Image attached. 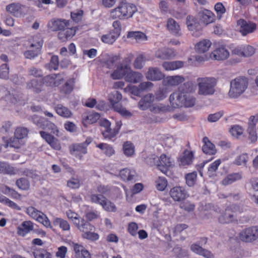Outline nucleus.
<instances>
[{"mask_svg":"<svg viewBox=\"0 0 258 258\" xmlns=\"http://www.w3.org/2000/svg\"><path fill=\"white\" fill-rule=\"evenodd\" d=\"M183 100V107H191L194 106L196 103V98L192 96L184 94Z\"/></svg>","mask_w":258,"mask_h":258,"instance_id":"obj_58","label":"nucleus"},{"mask_svg":"<svg viewBox=\"0 0 258 258\" xmlns=\"http://www.w3.org/2000/svg\"><path fill=\"white\" fill-rule=\"evenodd\" d=\"M124 77H125L126 81L137 83L141 80L142 75L141 73L133 72L131 69L129 71L126 72V74Z\"/></svg>","mask_w":258,"mask_h":258,"instance_id":"obj_39","label":"nucleus"},{"mask_svg":"<svg viewBox=\"0 0 258 258\" xmlns=\"http://www.w3.org/2000/svg\"><path fill=\"white\" fill-rule=\"evenodd\" d=\"M28 130L27 128L23 127H17L15 132V137L22 140L27 137Z\"/></svg>","mask_w":258,"mask_h":258,"instance_id":"obj_63","label":"nucleus"},{"mask_svg":"<svg viewBox=\"0 0 258 258\" xmlns=\"http://www.w3.org/2000/svg\"><path fill=\"white\" fill-rule=\"evenodd\" d=\"M184 62L182 61H165L162 63L163 68L166 71H173L183 67Z\"/></svg>","mask_w":258,"mask_h":258,"instance_id":"obj_40","label":"nucleus"},{"mask_svg":"<svg viewBox=\"0 0 258 258\" xmlns=\"http://www.w3.org/2000/svg\"><path fill=\"white\" fill-rule=\"evenodd\" d=\"M242 177V173L240 172L229 174L222 180V183L224 185H227L240 180Z\"/></svg>","mask_w":258,"mask_h":258,"instance_id":"obj_36","label":"nucleus"},{"mask_svg":"<svg viewBox=\"0 0 258 258\" xmlns=\"http://www.w3.org/2000/svg\"><path fill=\"white\" fill-rule=\"evenodd\" d=\"M166 28L172 34L176 36L181 35L180 26L173 19L169 18L167 20Z\"/></svg>","mask_w":258,"mask_h":258,"instance_id":"obj_28","label":"nucleus"},{"mask_svg":"<svg viewBox=\"0 0 258 258\" xmlns=\"http://www.w3.org/2000/svg\"><path fill=\"white\" fill-rule=\"evenodd\" d=\"M121 55L119 54H111L107 55L103 61L104 66L109 69H112L116 66V63L120 61Z\"/></svg>","mask_w":258,"mask_h":258,"instance_id":"obj_27","label":"nucleus"},{"mask_svg":"<svg viewBox=\"0 0 258 258\" xmlns=\"http://www.w3.org/2000/svg\"><path fill=\"white\" fill-rule=\"evenodd\" d=\"M102 207L107 212H115L116 211V207L114 204L108 200L106 198L102 205Z\"/></svg>","mask_w":258,"mask_h":258,"instance_id":"obj_64","label":"nucleus"},{"mask_svg":"<svg viewBox=\"0 0 258 258\" xmlns=\"http://www.w3.org/2000/svg\"><path fill=\"white\" fill-rule=\"evenodd\" d=\"M171 107L168 105L162 103L154 104V106L151 109V111L154 113H166L170 111Z\"/></svg>","mask_w":258,"mask_h":258,"instance_id":"obj_49","label":"nucleus"},{"mask_svg":"<svg viewBox=\"0 0 258 258\" xmlns=\"http://www.w3.org/2000/svg\"><path fill=\"white\" fill-rule=\"evenodd\" d=\"M200 15L201 20L206 25L213 23L215 20V15L210 10L205 9L201 12Z\"/></svg>","mask_w":258,"mask_h":258,"instance_id":"obj_37","label":"nucleus"},{"mask_svg":"<svg viewBox=\"0 0 258 258\" xmlns=\"http://www.w3.org/2000/svg\"><path fill=\"white\" fill-rule=\"evenodd\" d=\"M92 230H87L83 233H82V237L92 241H96L99 238V235L98 233L92 232Z\"/></svg>","mask_w":258,"mask_h":258,"instance_id":"obj_60","label":"nucleus"},{"mask_svg":"<svg viewBox=\"0 0 258 258\" xmlns=\"http://www.w3.org/2000/svg\"><path fill=\"white\" fill-rule=\"evenodd\" d=\"M91 138H87L86 141L82 143H75L69 146L70 154L76 158L81 159L83 156L87 153V147L92 142Z\"/></svg>","mask_w":258,"mask_h":258,"instance_id":"obj_8","label":"nucleus"},{"mask_svg":"<svg viewBox=\"0 0 258 258\" xmlns=\"http://www.w3.org/2000/svg\"><path fill=\"white\" fill-rule=\"evenodd\" d=\"M75 225L82 233L87 230H93L94 229V226L93 225L82 218L79 221L75 222Z\"/></svg>","mask_w":258,"mask_h":258,"instance_id":"obj_33","label":"nucleus"},{"mask_svg":"<svg viewBox=\"0 0 258 258\" xmlns=\"http://www.w3.org/2000/svg\"><path fill=\"white\" fill-rule=\"evenodd\" d=\"M190 249L194 252L202 255L206 258H213V254L209 250L205 249L201 246L199 244L194 243L190 246Z\"/></svg>","mask_w":258,"mask_h":258,"instance_id":"obj_31","label":"nucleus"},{"mask_svg":"<svg viewBox=\"0 0 258 258\" xmlns=\"http://www.w3.org/2000/svg\"><path fill=\"white\" fill-rule=\"evenodd\" d=\"M132 53L128 54L123 59L121 63L117 66L116 69L111 74V77L114 80L120 79L126 75V72L131 70V64L133 59Z\"/></svg>","mask_w":258,"mask_h":258,"instance_id":"obj_6","label":"nucleus"},{"mask_svg":"<svg viewBox=\"0 0 258 258\" xmlns=\"http://www.w3.org/2000/svg\"><path fill=\"white\" fill-rule=\"evenodd\" d=\"M70 21L58 19L52 20L48 24V27L53 31H59L58 38L62 41L65 42L71 39L76 33L78 29L77 27L69 28Z\"/></svg>","mask_w":258,"mask_h":258,"instance_id":"obj_1","label":"nucleus"},{"mask_svg":"<svg viewBox=\"0 0 258 258\" xmlns=\"http://www.w3.org/2000/svg\"><path fill=\"white\" fill-rule=\"evenodd\" d=\"M33 122L38 127L43 129L45 128V126L50 125L52 130H55L56 132H58L54 124L50 123L48 120L44 118L39 117L37 114H35L32 117Z\"/></svg>","mask_w":258,"mask_h":258,"instance_id":"obj_26","label":"nucleus"},{"mask_svg":"<svg viewBox=\"0 0 258 258\" xmlns=\"http://www.w3.org/2000/svg\"><path fill=\"white\" fill-rule=\"evenodd\" d=\"M196 88V85L192 82H187L184 83L179 88V91L183 92V94L194 92Z\"/></svg>","mask_w":258,"mask_h":258,"instance_id":"obj_46","label":"nucleus"},{"mask_svg":"<svg viewBox=\"0 0 258 258\" xmlns=\"http://www.w3.org/2000/svg\"><path fill=\"white\" fill-rule=\"evenodd\" d=\"M59 74H52L51 75H48L42 79H41V81L43 82V85H45L46 86H56V79L57 77V76Z\"/></svg>","mask_w":258,"mask_h":258,"instance_id":"obj_52","label":"nucleus"},{"mask_svg":"<svg viewBox=\"0 0 258 258\" xmlns=\"http://www.w3.org/2000/svg\"><path fill=\"white\" fill-rule=\"evenodd\" d=\"M96 147L104 151V153L108 157L113 155L115 151L113 147L105 143H100L96 145Z\"/></svg>","mask_w":258,"mask_h":258,"instance_id":"obj_54","label":"nucleus"},{"mask_svg":"<svg viewBox=\"0 0 258 258\" xmlns=\"http://www.w3.org/2000/svg\"><path fill=\"white\" fill-rule=\"evenodd\" d=\"M239 239L245 242H252L258 238V226H251L243 229L239 234Z\"/></svg>","mask_w":258,"mask_h":258,"instance_id":"obj_11","label":"nucleus"},{"mask_svg":"<svg viewBox=\"0 0 258 258\" xmlns=\"http://www.w3.org/2000/svg\"><path fill=\"white\" fill-rule=\"evenodd\" d=\"M194 159V152L186 149L178 159L179 165L183 167L189 166L192 163Z\"/></svg>","mask_w":258,"mask_h":258,"instance_id":"obj_15","label":"nucleus"},{"mask_svg":"<svg viewBox=\"0 0 258 258\" xmlns=\"http://www.w3.org/2000/svg\"><path fill=\"white\" fill-rule=\"evenodd\" d=\"M248 159L247 153H242L237 156L233 163L237 166H246Z\"/></svg>","mask_w":258,"mask_h":258,"instance_id":"obj_53","label":"nucleus"},{"mask_svg":"<svg viewBox=\"0 0 258 258\" xmlns=\"http://www.w3.org/2000/svg\"><path fill=\"white\" fill-rule=\"evenodd\" d=\"M169 194L174 201L179 202L186 198L187 193L183 187L175 186L170 189Z\"/></svg>","mask_w":258,"mask_h":258,"instance_id":"obj_20","label":"nucleus"},{"mask_svg":"<svg viewBox=\"0 0 258 258\" xmlns=\"http://www.w3.org/2000/svg\"><path fill=\"white\" fill-rule=\"evenodd\" d=\"M92 203L99 204L102 206L106 197L101 194H91L90 197Z\"/></svg>","mask_w":258,"mask_h":258,"instance_id":"obj_62","label":"nucleus"},{"mask_svg":"<svg viewBox=\"0 0 258 258\" xmlns=\"http://www.w3.org/2000/svg\"><path fill=\"white\" fill-rule=\"evenodd\" d=\"M154 99L155 96L151 93H149L145 95L138 103L139 108L142 110H146L149 109L151 111V109H152L154 105V104H153Z\"/></svg>","mask_w":258,"mask_h":258,"instance_id":"obj_17","label":"nucleus"},{"mask_svg":"<svg viewBox=\"0 0 258 258\" xmlns=\"http://www.w3.org/2000/svg\"><path fill=\"white\" fill-rule=\"evenodd\" d=\"M199 87L198 93L200 95H210L215 92V87L217 80L213 77L198 78L197 79Z\"/></svg>","mask_w":258,"mask_h":258,"instance_id":"obj_5","label":"nucleus"},{"mask_svg":"<svg viewBox=\"0 0 258 258\" xmlns=\"http://www.w3.org/2000/svg\"><path fill=\"white\" fill-rule=\"evenodd\" d=\"M155 56L161 59H169L176 56V52L172 48L164 47L158 49L155 52Z\"/></svg>","mask_w":258,"mask_h":258,"instance_id":"obj_22","label":"nucleus"},{"mask_svg":"<svg viewBox=\"0 0 258 258\" xmlns=\"http://www.w3.org/2000/svg\"><path fill=\"white\" fill-rule=\"evenodd\" d=\"M147 80L152 81H160L163 79L164 75L157 68H149L146 74Z\"/></svg>","mask_w":258,"mask_h":258,"instance_id":"obj_25","label":"nucleus"},{"mask_svg":"<svg viewBox=\"0 0 258 258\" xmlns=\"http://www.w3.org/2000/svg\"><path fill=\"white\" fill-rule=\"evenodd\" d=\"M186 25L189 30H194L198 26L197 20L192 16H188L186 18Z\"/></svg>","mask_w":258,"mask_h":258,"instance_id":"obj_61","label":"nucleus"},{"mask_svg":"<svg viewBox=\"0 0 258 258\" xmlns=\"http://www.w3.org/2000/svg\"><path fill=\"white\" fill-rule=\"evenodd\" d=\"M27 42L28 45L32 49L25 51L24 55L26 58L32 59L40 53L43 41L40 35L37 34L32 36Z\"/></svg>","mask_w":258,"mask_h":258,"instance_id":"obj_4","label":"nucleus"},{"mask_svg":"<svg viewBox=\"0 0 258 258\" xmlns=\"http://www.w3.org/2000/svg\"><path fill=\"white\" fill-rule=\"evenodd\" d=\"M184 94L179 91L173 92L169 96V100L171 106L173 108H179L183 107Z\"/></svg>","mask_w":258,"mask_h":258,"instance_id":"obj_16","label":"nucleus"},{"mask_svg":"<svg viewBox=\"0 0 258 258\" xmlns=\"http://www.w3.org/2000/svg\"><path fill=\"white\" fill-rule=\"evenodd\" d=\"M35 258H51V254L47 250L39 248L35 250L33 252Z\"/></svg>","mask_w":258,"mask_h":258,"instance_id":"obj_59","label":"nucleus"},{"mask_svg":"<svg viewBox=\"0 0 258 258\" xmlns=\"http://www.w3.org/2000/svg\"><path fill=\"white\" fill-rule=\"evenodd\" d=\"M248 79L244 77H239L232 80L228 95L230 98H236L242 94L248 86Z\"/></svg>","mask_w":258,"mask_h":258,"instance_id":"obj_3","label":"nucleus"},{"mask_svg":"<svg viewBox=\"0 0 258 258\" xmlns=\"http://www.w3.org/2000/svg\"><path fill=\"white\" fill-rule=\"evenodd\" d=\"M122 98V95L119 92L115 91L111 92L108 96L110 106L108 105V109L111 108L117 113H130L119 103Z\"/></svg>","mask_w":258,"mask_h":258,"instance_id":"obj_9","label":"nucleus"},{"mask_svg":"<svg viewBox=\"0 0 258 258\" xmlns=\"http://www.w3.org/2000/svg\"><path fill=\"white\" fill-rule=\"evenodd\" d=\"M3 139L5 142L4 146L6 148L10 146L11 147L19 149L21 148L23 144L22 140L15 137V136L13 138H11L9 140L6 139V138L4 137Z\"/></svg>","mask_w":258,"mask_h":258,"instance_id":"obj_35","label":"nucleus"},{"mask_svg":"<svg viewBox=\"0 0 258 258\" xmlns=\"http://www.w3.org/2000/svg\"><path fill=\"white\" fill-rule=\"evenodd\" d=\"M26 213L30 217L41 223L45 227L51 228V223L48 217L40 211L30 206L27 208Z\"/></svg>","mask_w":258,"mask_h":258,"instance_id":"obj_10","label":"nucleus"},{"mask_svg":"<svg viewBox=\"0 0 258 258\" xmlns=\"http://www.w3.org/2000/svg\"><path fill=\"white\" fill-rule=\"evenodd\" d=\"M237 25L239 27V31L242 36L254 32L257 28V25L255 23L243 19L238 20Z\"/></svg>","mask_w":258,"mask_h":258,"instance_id":"obj_12","label":"nucleus"},{"mask_svg":"<svg viewBox=\"0 0 258 258\" xmlns=\"http://www.w3.org/2000/svg\"><path fill=\"white\" fill-rule=\"evenodd\" d=\"M59 67V58L57 55H52L50 62L46 65V67L49 70H57Z\"/></svg>","mask_w":258,"mask_h":258,"instance_id":"obj_57","label":"nucleus"},{"mask_svg":"<svg viewBox=\"0 0 258 258\" xmlns=\"http://www.w3.org/2000/svg\"><path fill=\"white\" fill-rule=\"evenodd\" d=\"M84 12L82 9H78L72 11L70 13V16L72 20L75 23H80L83 18Z\"/></svg>","mask_w":258,"mask_h":258,"instance_id":"obj_51","label":"nucleus"},{"mask_svg":"<svg viewBox=\"0 0 258 258\" xmlns=\"http://www.w3.org/2000/svg\"><path fill=\"white\" fill-rule=\"evenodd\" d=\"M83 103L85 106L89 108H93L95 106L96 108L100 111L108 110V104L104 101H99L97 102L96 100L93 98H88Z\"/></svg>","mask_w":258,"mask_h":258,"instance_id":"obj_18","label":"nucleus"},{"mask_svg":"<svg viewBox=\"0 0 258 258\" xmlns=\"http://www.w3.org/2000/svg\"><path fill=\"white\" fill-rule=\"evenodd\" d=\"M16 185L22 190H28L30 187L29 179L26 177H21L16 181Z\"/></svg>","mask_w":258,"mask_h":258,"instance_id":"obj_48","label":"nucleus"},{"mask_svg":"<svg viewBox=\"0 0 258 258\" xmlns=\"http://www.w3.org/2000/svg\"><path fill=\"white\" fill-rule=\"evenodd\" d=\"M122 125V122L120 120L117 121L115 123V126L113 129L110 127L102 130V134L105 139L111 140L116 137L118 134L120 127Z\"/></svg>","mask_w":258,"mask_h":258,"instance_id":"obj_23","label":"nucleus"},{"mask_svg":"<svg viewBox=\"0 0 258 258\" xmlns=\"http://www.w3.org/2000/svg\"><path fill=\"white\" fill-rule=\"evenodd\" d=\"M127 38L135 39L137 42L146 41L148 39L146 35L141 31L128 32Z\"/></svg>","mask_w":258,"mask_h":258,"instance_id":"obj_42","label":"nucleus"},{"mask_svg":"<svg viewBox=\"0 0 258 258\" xmlns=\"http://www.w3.org/2000/svg\"><path fill=\"white\" fill-rule=\"evenodd\" d=\"M211 44L212 43L209 40L204 39L195 45V49L198 53H204L209 49Z\"/></svg>","mask_w":258,"mask_h":258,"instance_id":"obj_41","label":"nucleus"},{"mask_svg":"<svg viewBox=\"0 0 258 258\" xmlns=\"http://www.w3.org/2000/svg\"><path fill=\"white\" fill-rule=\"evenodd\" d=\"M0 173L4 174L16 175L19 174V170L7 162L0 161Z\"/></svg>","mask_w":258,"mask_h":258,"instance_id":"obj_30","label":"nucleus"},{"mask_svg":"<svg viewBox=\"0 0 258 258\" xmlns=\"http://www.w3.org/2000/svg\"><path fill=\"white\" fill-rule=\"evenodd\" d=\"M27 88L28 89H32L36 93H39L43 88V82L41 79H34L31 80L27 84Z\"/></svg>","mask_w":258,"mask_h":258,"instance_id":"obj_32","label":"nucleus"},{"mask_svg":"<svg viewBox=\"0 0 258 258\" xmlns=\"http://www.w3.org/2000/svg\"><path fill=\"white\" fill-rule=\"evenodd\" d=\"M53 224L55 226H58L63 231H69L70 225L69 222L62 218H56L53 220Z\"/></svg>","mask_w":258,"mask_h":258,"instance_id":"obj_50","label":"nucleus"},{"mask_svg":"<svg viewBox=\"0 0 258 258\" xmlns=\"http://www.w3.org/2000/svg\"><path fill=\"white\" fill-rule=\"evenodd\" d=\"M203 143H204L202 147V151L206 154L210 155H215L217 150L215 146L213 144L207 137H205L203 139Z\"/></svg>","mask_w":258,"mask_h":258,"instance_id":"obj_29","label":"nucleus"},{"mask_svg":"<svg viewBox=\"0 0 258 258\" xmlns=\"http://www.w3.org/2000/svg\"><path fill=\"white\" fill-rule=\"evenodd\" d=\"M119 36L110 31L107 34L103 35L101 36V41L105 43L109 44H113Z\"/></svg>","mask_w":258,"mask_h":258,"instance_id":"obj_47","label":"nucleus"},{"mask_svg":"<svg viewBox=\"0 0 258 258\" xmlns=\"http://www.w3.org/2000/svg\"><path fill=\"white\" fill-rule=\"evenodd\" d=\"M241 212L239 206L232 204L225 209L224 212L219 217V222L221 224H228L237 221V214Z\"/></svg>","mask_w":258,"mask_h":258,"instance_id":"obj_7","label":"nucleus"},{"mask_svg":"<svg viewBox=\"0 0 258 258\" xmlns=\"http://www.w3.org/2000/svg\"><path fill=\"white\" fill-rule=\"evenodd\" d=\"M185 81L183 77L180 76H168L164 80L165 85L175 86L181 84Z\"/></svg>","mask_w":258,"mask_h":258,"instance_id":"obj_34","label":"nucleus"},{"mask_svg":"<svg viewBox=\"0 0 258 258\" xmlns=\"http://www.w3.org/2000/svg\"><path fill=\"white\" fill-rule=\"evenodd\" d=\"M41 137L55 150L59 151L61 149V145L59 141L50 134L44 131H40Z\"/></svg>","mask_w":258,"mask_h":258,"instance_id":"obj_19","label":"nucleus"},{"mask_svg":"<svg viewBox=\"0 0 258 258\" xmlns=\"http://www.w3.org/2000/svg\"><path fill=\"white\" fill-rule=\"evenodd\" d=\"M25 6L19 3H13L6 6V11L15 17H19L24 14Z\"/></svg>","mask_w":258,"mask_h":258,"instance_id":"obj_14","label":"nucleus"},{"mask_svg":"<svg viewBox=\"0 0 258 258\" xmlns=\"http://www.w3.org/2000/svg\"><path fill=\"white\" fill-rule=\"evenodd\" d=\"M34 229V224L31 221H25L17 227V234L24 237Z\"/></svg>","mask_w":258,"mask_h":258,"instance_id":"obj_24","label":"nucleus"},{"mask_svg":"<svg viewBox=\"0 0 258 258\" xmlns=\"http://www.w3.org/2000/svg\"><path fill=\"white\" fill-rule=\"evenodd\" d=\"M229 56V52L223 45H221L215 49L211 54L210 57L218 60H225Z\"/></svg>","mask_w":258,"mask_h":258,"instance_id":"obj_21","label":"nucleus"},{"mask_svg":"<svg viewBox=\"0 0 258 258\" xmlns=\"http://www.w3.org/2000/svg\"><path fill=\"white\" fill-rule=\"evenodd\" d=\"M173 165V161L171 158L164 154L161 155L157 164V168L165 174H167L169 168Z\"/></svg>","mask_w":258,"mask_h":258,"instance_id":"obj_13","label":"nucleus"},{"mask_svg":"<svg viewBox=\"0 0 258 258\" xmlns=\"http://www.w3.org/2000/svg\"><path fill=\"white\" fill-rule=\"evenodd\" d=\"M244 131V130L243 127L238 124L231 126L229 130V132L231 136L236 139H240L243 136Z\"/></svg>","mask_w":258,"mask_h":258,"instance_id":"obj_45","label":"nucleus"},{"mask_svg":"<svg viewBox=\"0 0 258 258\" xmlns=\"http://www.w3.org/2000/svg\"><path fill=\"white\" fill-rule=\"evenodd\" d=\"M136 173L135 170L125 168L119 171V176L124 181H132L134 179Z\"/></svg>","mask_w":258,"mask_h":258,"instance_id":"obj_38","label":"nucleus"},{"mask_svg":"<svg viewBox=\"0 0 258 258\" xmlns=\"http://www.w3.org/2000/svg\"><path fill=\"white\" fill-rule=\"evenodd\" d=\"M100 114H88L83 117L82 123L84 126L96 122L100 117Z\"/></svg>","mask_w":258,"mask_h":258,"instance_id":"obj_44","label":"nucleus"},{"mask_svg":"<svg viewBox=\"0 0 258 258\" xmlns=\"http://www.w3.org/2000/svg\"><path fill=\"white\" fill-rule=\"evenodd\" d=\"M137 11L134 4L122 2L110 11L109 17L112 20H127L132 18Z\"/></svg>","mask_w":258,"mask_h":258,"instance_id":"obj_2","label":"nucleus"},{"mask_svg":"<svg viewBox=\"0 0 258 258\" xmlns=\"http://www.w3.org/2000/svg\"><path fill=\"white\" fill-rule=\"evenodd\" d=\"M122 151L126 157H132L135 152V146L131 141H126L123 144Z\"/></svg>","mask_w":258,"mask_h":258,"instance_id":"obj_43","label":"nucleus"},{"mask_svg":"<svg viewBox=\"0 0 258 258\" xmlns=\"http://www.w3.org/2000/svg\"><path fill=\"white\" fill-rule=\"evenodd\" d=\"M167 180L163 177H158L155 180V186L157 190L163 191L167 186Z\"/></svg>","mask_w":258,"mask_h":258,"instance_id":"obj_56","label":"nucleus"},{"mask_svg":"<svg viewBox=\"0 0 258 258\" xmlns=\"http://www.w3.org/2000/svg\"><path fill=\"white\" fill-rule=\"evenodd\" d=\"M186 183L189 186H192L195 185L197 178V173L193 171L185 175Z\"/></svg>","mask_w":258,"mask_h":258,"instance_id":"obj_55","label":"nucleus"}]
</instances>
